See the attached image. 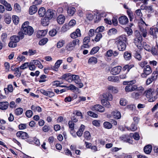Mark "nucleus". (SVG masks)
Segmentation results:
<instances>
[{"label":"nucleus","instance_id":"obj_1","mask_svg":"<svg viewBox=\"0 0 158 158\" xmlns=\"http://www.w3.org/2000/svg\"><path fill=\"white\" fill-rule=\"evenodd\" d=\"M155 89L152 88H149L143 92V94L149 98L148 100L150 102H153L157 98L155 96Z\"/></svg>","mask_w":158,"mask_h":158},{"label":"nucleus","instance_id":"obj_2","mask_svg":"<svg viewBox=\"0 0 158 158\" xmlns=\"http://www.w3.org/2000/svg\"><path fill=\"white\" fill-rule=\"evenodd\" d=\"M135 83H130L125 88V91L127 92H131L135 90H142V86L138 87L136 85H133Z\"/></svg>","mask_w":158,"mask_h":158},{"label":"nucleus","instance_id":"obj_3","mask_svg":"<svg viewBox=\"0 0 158 158\" xmlns=\"http://www.w3.org/2000/svg\"><path fill=\"white\" fill-rule=\"evenodd\" d=\"M135 37L134 40V42L136 46L138 48L141 47L140 45L142 40V37L141 34L138 31H136L135 32Z\"/></svg>","mask_w":158,"mask_h":158},{"label":"nucleus","instance_id":"obj_4","mask_svg":"<svg viewBox=\"0 0 158 158\" xmlns=\"http://www.w3.org/2000/svg\"><path fill=\"white\" fill-rule=\"evenodd\" d=\"M148 26L143 20L142 23L139 24V27L140 31L142 33L143 36L145 37L146 36L147 34V31L146 28V26Z\"/></svg>","mask_w":158,"mask_h":158},{"label":"nucleus","instance_id":"obj_5","mask_svg":"<svg viewBox=\"0 0 158 158\" xmlns=\"http://www.w3.org/2000/svg\"><path fill=\"white\" fill-rule=\"evenodd\" d=\"M79 40L78 39H75L72 41L69 42L66 45V48L67 50L69 51L73 50L75 45L78 44Z\"/></svg>","mask_w":158,"mask_h":158},{"label":"nucleus","instance_id":"obj_6","mask_svg":"<svg viewBox=\"0 0 158 158\" xmlns=\"http://www.w3.org/2000/svg\"><path fill=\"white\" fill-rule=\"evenodd\" d=\"M142 90H137L138 92H134L131 93V97L135 100L139 99L143 94V92L144 90V88L142 86Z\"/></svg>","mask_w":158,"mask_h":158},{"label":"nucleus","instance_id":"obj_7","mask_svg":"<svg viewBox=\"0 0 158 158\" xmlns=\"http://www.w3.org/2000/svg\"><path fill=\"white\" fill-rule=\"evenodd\" d=\"M143 72L141 74V76L143 78H146L147 76L150 74L152 72V70L150 66L147 65L143 69Z\"/></svg>","mask_w":158,"mask_h":158},{"label":"nucleus","instance_id":"obj_8","mask_svg":"<svg viewBox=\"0 0 158 158\" xmlns=\"http://www.w3.org/2000/svg\"><path fill=\"white\" fill-rule=\"evenodd\" d=\"M92 110L93 111H96L100 112H103L105 111V108L99 104H97L92 106Z\"/></svg>","mask_w":158,"mask_h":158},{"label":"nucleus","instance_id":"obj_9","mask_svg":"<svg viewBox=\"0 0 158 158\" xmlns=\"http://www.w3.org/2000/svg\"><path fill=\"white\" fill-rule=\"evenodd\" d=\"M122 69L120 66H118L112 68L111 71V73L113 75H116L119 73Z\"/></svg>","mask_w":158,"mask_h":158},{"label":"nucleus","instance_id":"obj_10","mask_svg":"<svg viewBox=\"0 0 158 158\" xmlns=\"http://www.w3.org/2000/svg\"><path fill=\"white\" fill-rule=\"evenodd\" d=\"M16 136L19 138L22 139H25L28 137V134L23 131H19L17 132Z\"/></svg>","mask_w":158,"mask_h":158},{"label":"nucleus","instance_id":"obj_11","mask_svg":"<svg viewBox=\"0 0 158 158\" xmlns=\"http://www.w3.org/2000/svg\"><path fill=\"white\" fill-rule=\"evenodd\" d=\"M40 92L44 95L52 98L55 95V93L52 91H47L44 89H41L40 90Z\"/></svg>","mask_w":158,"mask_h":158},{"label":"nucleus","instance_id":"obj_12","mask_svg":"<svg viewBox=\"0 0 158 158\" xmlns=\"http://www.w3.org/2000/svg\"><path fill=\"white\" fill-rule=\"evenodd\" d=\"M24 32L25 35H27L29 36L31 35L34 32V29L31 26L28 27L27 28L23 29L22 30Z\"/></svg>","mask_w":158,"mask_h":158},{"label":"nucleus","instance_id":"obj_13","mask_svg":"<svg viewBox=\"0 0 158 158\" xmlns=\"http://www.w3.org/2000/svg\"><path fill=\"white\" fill-rule=\"evenodd\" d=\"M62 77L63 79H64L69 82H72L73 80V75L70 73L64 74Z\"/></svg>","mask_w":158,"mask_h":158},{"label":"nucleus","instance_id":"obj_14","mask_svg":"<svg viewBox=\"0 0 158 158\" xmlns=\"http://www.w3.org/2000/svg\"><path fill=\"white\" fill-rule=\"evenodd\" d=\"M0 2L5 6L6 10L10 11L12 10V8L11 5L5 0H0Z\"/></svg>","mask_w":158,"mask_h":158},{"label":"nucleus","instance_id":"obj_15","mask_svg":"<svg viewBox=\"0 0 158 158\" xmlns=\"http://www.w3.org/2000/svg\"><path fill=\"white\" fill-rule=\"evenodd\" d=\"M119 23L122 25H125L128 22V19L126 16H122L118 19Z\"/></svg>","mask_w":158,"mask_h":158},{"label":"nucleus","instance_id":"obj_16","mask_svg":"<svg viewBox=\"0 0 158 158\" xmlns=\"http://www.w3.org/2000/svg\"><path fill=\"white\" fill-rule=\"evenodd\" d=\"M127 38L126 35H122L118 37L116 39V43H126Z\"/></svg>","mask_w":158,"mask_h":158},{"label":"nucleus","instance_id":"obj_17","mask_svg":"<svg viewBox=\"0 0 158 158\" xmlns=\"http://www.w3.org/2000/svg\"><path fill=\"white\" fill-rule=\"evenodd\" d=\"M69 127L70 129V133L74 136V135H75V131H74V124L72 121H69L68 123Z\"/></svg>","mask_w":158,"mask_h":158},{"label":"nucleus","instance_id":"obj_18","mask_svg":"<svg viewBox=\"0 0 158 158\" xmlns=\"http://www.w3.org/2000/svg\"><path fill=\"white\" fill-rule=\"evenodd\" d=\"M55 11L51 9L48 10L46 12V17L49 19H51L53 16Z\"/></svg>","mask_w":158,"mask_h":158},{"label":"nucleus","instance_id":"obj_19","mask_svg":"<svg viewBox=\"0 0 158 158\" xmlns=\"http://www.w3.org/2000/svg\"><path fill=\"white\" fill-rule=\"evenodd\" d=\"M9 106V103L7 102H0V109L2 110H6Z\"/></svg>","mask_w":158,"mask_h":158},{"label":"nucleus","instance_id":"obj_20","mask_svg":"<svg viewBox=\"0 0 158 158\" xmlns=\"http://www.w3.org/2000/svg\"><path fill=\"white\" fill-rule=\"evenodd\" d=\"M102 97L103 99L106 100L107 101H112L113 99L112 95L109 93H106L102 94Z\"/></svg>","mask_w":158,"mask_h":158},{"label":"nucleus","instance_id":"obj_21","mask_svg":"<svg viewBox=\"0 0 158 158\" xmlns=\"http://www.w3.org/2000/svg\"><path fill=\"white\" fill-rule=\"evenodd\" d=\"M37 10L38 9L36 6L32 5L29 8V14L31 15H32L36 12Z\"/></svg>","mask_w":158,"mask_h":158},{"label":"nucleus","instance_id":"obj_22","mask_svg":"<svg viewBox=\"0 0 158 158\" xmlns=\"http://www.w3.org/2000/svg\"><path fill=\"white\" fill-rule=\"evenodd\" d=\"M31 63L33 64L35 66L38 67L40 69H42L43 68V66L42 64L40 62L37 60H33L31 61Z\"/></svg>","mask_w":158,"mask_h":158},{"label":"nucleus","instance_id":"obj_23","mask_svg":"<svg viewBox=\"0 0 158 158\" xmlns=\"http://www.w3.org/2000/svg\"><path fill=\"white\" fill-rule=\"evenodd\" d=\"M118 49L120 51H123L125 50L126 45V43H116Z\"/></svg>","mask_w":158,"mask_h":158},{"label":"nucleus","instance_id":"obj_24","mask_svg":"<svg viewBox=\"0 0 158 158\" xmlns=\"http://www.w3.org/2000/svg\"><path fill=\"white\" fill-rule=\"evenodd\" d=\"M47 30H40L38 31L37 36L38 38H41L45 36L47 34Z\"/></svg>","mask_w":158,"mask_h":158},{"label":"nucleus","instance_id":"obj_25","mask_svg":"<svg viewBox=\"0 0 158 158\" xmlns=\"http://www.w3.org/2000/svg\"><path fill=\"white\" fill-rule=\"evenodd\" d=\"M62 62V60H57L54 66H53V70L56 71L58 70V68L60 66V65Z\"/></svg>","mask_w":158,"mask_h":158},{"label":"nucleus","instance_id":"obj_26","mask_svg":"<svg viewBox=\"0 0 158 158\" xmlns=\"http://www.w3.org/2000/svg\"><path fill=\"white\" fill-rule=\"evenodd\" d=\"M65 19L64 16L63 15H60L57 18V22L59 24H62L64 23Z\"/></svg>","mask_w":158,"mask_h":158},{"label":"nucleus","instance_id":"obj_27","mask_svg":"<svg viewBox=\"0 0 158 158\" xmlns=\"http://www.w3.org/2000/svg\"><path fill=\"white\" fill-rule=\"evenodd\" d=\"M108 80L109 81L114 82L118 81H119V77L117 76H111L108 77Z\"/></svg>","mask_w":158,"mask_h":158},{"label":"nucleus","instance_id":"obj_28","mask_svg":"<svg viewBox=\"0 0 158 158\" xmlns=\"http://www.w3.org/2000/svg\"><path fill=\"white\" fill-rule=\"evenodd\" d=\"M31 109L34 112L38 111L40 112L42 111L41 108L39 106L32 105L31 107Z\"/></svg>","mask_w":158,"mask_h":158},{"label":"nucleus","instance_id":"obj_29","mask_svg":"<svg viewBox=\"0 0 158 158\" xmlns=\"http://www.w3.org/2000/svg\"><path fill=\"white\" fill-rule=\"evenodd\" d=\"M158 29L155 28H151L150 29L149 33L151 35H152L153 36V38H156V32L157 31Z\"/></svg>","mask_w":158,"mask_h":158},{"label":"nucleus","instance_id":"obj_30","mask_svg":"<svg viewBox=\"0 0 158 158\" xmlns=\"http://www.w3.org/2000/svg\"><path fill=\"white\" fill-rule=\"evenodd\" d=\"M38 13L40 17L44 16L45 14L46 15V10L44 7H41L39 10Z\"/></svg>","mask_w":158,"mask_h":158},{"label":"nucleus","instance_id":"obj_31","mask_svg":"<svg viewBox=\"0 0 158 158\" xmlns=\"http://www.w3.org/2000/svg\"><path fill=\"white\" fill-rule=\"evenodd\" d=\"M112 115L114 118L116 119H119L120 118L121 115L120 112L118 111H113L112 113Z\"/></svg>","mask_w":158,"mask_h":158},{"label":"nucleus","instance_id":"obj_32","mask_svg":"<svg viewBox=\"0 0 158 158\" xmlns=\"http://www.w3.org/2000/svg\"><path fill=\"white\" fill-rule=\"evenodd\" d=\"M152 146L151 145H148L144 148V152L146 154H149L152 150Z\"/></svg>","mask_w":158,"mask_h":158},{"label":"nucleus","instance_id":"obj_33","mask_svg":"<svg viewBox=\"0 0 158 158\" xmlns=\"http://www.w3.org/2000/svg\"><path fill=\"white\" fill-rule=\"evenodd\" d=\"M134 66V65L133 64H126L124 66L122 69L123 71L127 70V73Z\"/></svg>","mask_w":158,"mask_h":158},{"label":"nucleus","instance_id":"obj_34","mask_svg":"<svg viewBox=\"0 0 158 158\" xmlns=\"http://www.w3.org/2000/svg\"><path fill=\"white\" fill-rule=\"evenodd\" d=\"M151 51L152 54L154 55H156L158 54V45L156 44V47H152L151 49Z\"/></svg>","mask_w":158,"mask_h":158},{"label":"nucleus","instance_id":"obj_35","mask_svg":"<svg viewBox=\"0 0 158 158\" xmlns=\"http://www.w3.org/2000/svg\"><path fill=\"white\" fill-rule=\"evenodd\" d=\"M123 56L126 60H129L131 58V53L128 52H126L124 53Z\"/></svg>","mask_w":158,"mask_h":158},{"label":"nucleus","instance_id":"obj_36","mask_svg":"<svg viewBox=\"0 0 158 158\" xmlns=\"http://www.w3.org/2000/svg\"><path fill=\"white\" fill-rule=\"evenodd\" d=\"M101 102L102 104L106 107L109 108L110 107V103L106 100L102 99L101 100Z\"/></svg>","mask_w":158,"mask_h":158},{"label":"nucleus","instance_id":"obj_37","mask_svg":"<svg viewBox=\"0 0 158 158\" xmlns=\"http://www.w3.org/2000/svg\"><path fill=\"white\" fill-rule=\"evenodd\" d=\"M65 43V42L64 40H60L57 43L56 47L58 48H60L64 46Z\"/></svg>","mask_w":158,"mask_h":158},{"label":"nucleus","instance_id":"obj_38","mask_svg":"<svg viewBox=\"0 0 158 158\" xmlns=\"http://www.w3.org/2000/svg\"><path fill=\"white\" fill-rule=\"evenodd\" d=\"M75 8L73 7L69 8L67 10V12L69 15L72 16L75 13Z\"/></svg>","mask_w":158,"mask_h":158},{"label":"nucleus","instance_id":"obj_39","mask_svg":"<svg viewBox=\"0 0 158 158\" xmlns=\"http://www.w3.org/2000/svg\"><path fill=\"white\" fill-rule=\"evenodd\" d=\"M10 39V40H12L16 43L18 42L20 40V38L19 36L15 35L11 36Z\"/></svg>","mask_w":158,"mask_h":158},{"label":"nucleus","instance_id":"obj_40","mask_svg":"<svg viewBox=\"0 0 158 158\" xmlns=\"http://www.w3.org/2000/svg\"><path fill=\"white\" fill-rule=\"evenodd\" d=\"M14 71H15L14 74L16 77H20L22 72L19 70V68H15Z\"/></svg>","mask_w":158,"mask_h":158},{"label":"nucleus","instance_id":"obj_41","mask_svg":"<svg viewBox=\"0 0 158 158\" xmlns=\"http://www.w3.org/2000/svg\"><path fill=\"white\" fill-rule=\"evenodd\" d=\"M135 57L139 60H140L142 59V57L140 55V51L135 52L134 53Z\"/></svg>","mask_w":158,"mask_h":158},{"label":"nucleus","instance_id":"obj_42","mask_svg":"<svg viewBox=\"0 0 158 158\" xmlns=\"http://www.w3.org/2000/svg\"><path fill=\"white\" fill-rule=\"evenodd\" d=\"M88 62L91 64H95L97 62V60L95 57H91L89 59Z\"/></svg>","mask_w":158,"mask_h":158},{"label":"nucleus","instance_id":"obj_43","mask_svg":"<svg viewBox=\"0 0 158 158\" xmlns=\"http://www.w3.org/2000/svg\"><path fill=\"white\" fill-rule=\"evenodd\" d=\"M108 89L111 92L114 93H116L118 92L117 88L114 87L112 86H109L108 88Z\"/></svg>","mask_w":158,"mask_h":158},{"label":"nucleus","instance_id":"obj_44","mask_svg":"<svg viewBox=\"0 0 158 158\" xmlns=\"http://www.w3.org/2000/svg\"><path fill=\"white\" fill-rule=\"evenodd\" d=\"M84 137L87 140L90 139L91 136L89 132L88 131H85L84 133Z\"/></svg>","mask_w":158,"mask_h":158},{"label":"nucleus","instance_id":"obj_45","mask_svg":"<svg viewBox=\"0 0 158 158\" xmlns=\"http://www.w3.org/2000/svg\"><path fill=\"white\" fill-rule=\"evenodd\" d=\"M126 108L130 110L133 111L135 110L136 107L134 104H130L127 105L126 107Z\"/></svg>","mask_w":158,"mask_h":158},{"label":"nucleus","instance_id":"obj_46","mask_svg":"<svg viewBox=\"0 0 158 158\" xmlns=\"http://www.w3.org/2000/svg\"><path fill=\"white\" fill-rule=\"evenodd\" d=\"M103 126L105 128L108 129L111 128L112 127V124L108 122H105L103 123Z\"/></svg>","mask_w":158,"mask_h":158},{"label":"nucleus","instance_id":"obj_47","mask_svg":"<svg viewBox=\"0 0 158 158\" xmlns=\"http://www.w3.org/2000/svg\"><path fill=\"white\" fill-rule=\"evenodd\" d=\"M73 80L75 82L76 84L79 83L81 82V80L79 79V77L78 76L76 75H73Z\"/></svg>","mask_w":158,"mask_h":158},{"label":"nucleus","instance_id":"obj_48","mask_svg":"<svg viewBox=\"0 0 158 158\" xmlns=\"http://www.w3.org/2000/svg\"><path fill=\"white\" fill-rule=\"evenodd\" d=\"M23 110L22 108H17L15 111V113L17 115L22 114L23 113Z\"/></svg>","mask_w":158,"mask_h":158},{"label":"nucleus","instance_id":"obj_49","mask_svg":"<svg viewBox=\"0 0 158 158\" xmlns=\"http://www.w3.org/2000/svg\"><path fill=\"white\" fill-rule=\"evenodd\" d=\"M49 19L47 18H44L42 21V24L44 26H46L49 24Z\"/></svg>","mask_w":158,"mask_h":158},{"label":"nucleus","instance_id":"obj_50","mask_svg":"<svg viewBox=\"0 0 158 158\" xmlns=\"http://www.w3.org/2000/svg\"><path fill=\"white\" fill-rule=\"evenodd\" d=\"M99 49V48L98 47H94L91 51L90 53V54H94L98 52Z\"/></svg>","mask_w":158,"mask_h":158},{"label":"nucleus","instance_id":"obj_51","mask_svg":"<svg viewBox=\"0 0 158 158\" xmlns=\"http://www.w3.org/2000/svg\"><path fill=\"white\" fill-rule=\"evenodd\" d=\"M136 124V123H133L131 126V127L130 128H129V129H128V127H127V129L128 130L130 129L132 131H135L137 129V126Z\"/></svg>","mask_w":158,"mask_h":158},{"label":"nucleus","instance_id":"obj_52","mask_svg":"<svg viewBox=\"0 0 158 158\" xmlns=\"http://www.w3.org/2000/svg\"><path fill=\"white\" fill-rule=\"evenodd\" d=\"M117 32V30L114 28L110 29L108 31V34L109 35H111L113 34H116Z\"/></svg>","mask_w":158,"mask_h":158},{"label":"nucleus","instance_id":"obj_53","mask_svg":"<svg viewBox=\"0 0 158 158\" xmlns=\"http://www.w3.org/2000/svg\"><path fill=\"white\" fill-rule=\"evenodd\" d=\"M47 78V76L45 75H42L40 76V79L39 80L40 83L44 82L46 81L45 79Z\"/></svg>","mask_w":158,"mask_h":158},{"label":"nucleus","instance_id":"obj_54","mask_svg":"<svg viewBox=\"0 0 158 158\" xmlns=\"http://www.w3.org/2000/svg\"><path fill=\"white\" fill-rule=\"evenodd\" d=\"M104 30V27L103 26H99L95 30V33H100L99 32H102Z\"/></svg>","mask_w":158,"mask_h":158},{"label":"nucleus","instance_id":"obj_55","mask_svg":"<svg viewBox=\"0 0 158 158\" xmlns=\"http://www.w3.org/2000/svg\"><path fill=\"white\" fill-rule=\"evenodd\" d=\"M15 9V11L18 12H19L21 10V8L20 5L18 3H16L14 5Z\"/></svg>","mask_w":158,"mask_h":158},{"label":"nucleus","instance_id":"obj_56","mask_svg":"<svg viewBox=\"0 0 158 158\" xmlns=\"http://www.w3.org/2000/svg\"><path fill=\"white\" fill-rule=\"evenodd\" d=\"M5 93L6 90H8L10 92H12L13 91V87L12 85H9L7 88H5L4 89Z\"/></svg>","mask_w":158,"mask_h":158},{"label":"nucleus","instance_id":"obj_57","mask_svg":"<svg viewBox=\"0 0 158 158\" xmlns=\"http://www.w3.org/2000/svg\"><path fill=\"white\" fill-rule=\"evenodd\" d=\"M48 40L47 38H44L41 40L39 42V44L40 45H43L46 44L48 42Z\"/></svg>","mask_w":158,"mask_h":158},{"label":"nucleus","instance_id":"obj_58","mask_svg":"<svg viewBox=\"0 0 158 158\" xmlns=\"http://www.w3.org/2000/svg\"><path fill=\"white\" fill-rule=\"evenodd\" d=\"M57 31L55 29H53L50 31L49 32V35L52 36H54L57 33Z\"/></svg>","mask_w":158,"mask_h":158},{"label":"nucleus","instance_id":"obj_59","mask_svg":"<svg viewBox=\"0 0 158 158\" xmlns=\"http://www.w3.org/2000/svg\"><path fill=\"white\" fill-rule=\"evenodd\" d=\"M12 19L14 23L15 24H18L19 22V18L18 17L16 16H13L12 17Z\"/></svg>","mask_w":158,"mask_h":158},{"label":"nucleus","instance_id":"obj_60","mask_svg":"<svg viewBox=\"0 0 158 158\" xmlns=\"http://www.w3.org/2000/svg\"><path fill=\"white\" fill-rule=\"evenodd\" d=\"M8 45L10 48H15L17 46V44L16 42L10 40L9 43Z\"/></svg>","mask_w":158,"mask_h":158},{"label":"nucleus","instance_id":"obj_61","mask_svg":"<svg viewBox=\"0 0 158 158\" xmlns=\"http://www.w3.org/2000/svg\"><path fill=\"white\" fill-rule=\"evenodd\" d=\"M26 115L28 118H31L33 112L32 110H28L26 111Z\"/></svg>","mask_w":158,"mask_h":158},{"label":"nucleus","instance_id":"obj_62","mask_svg":"<svg viewBox=\"0 0 158 158\" xmlns=\"http://www.w3.org/2000/svg\"><path fill=\"white\" fill-rule=\"evenodd\" d=\"M102 37V34L101 33H97L94 40L95 41L98 42L100 40Z\"/></svg>","mask_w":158,"mask_h":158},{"label":"nucleus","instance_id":"obj_63","mask_svg":"<svg viewBox=\"0 0 158 158\" xmlns=\"http://www.w3.org/2000/svg\"><path fill=\"white\" fill-rule=\"evenodd\" d=\"M29 64L28 63H25L20 66V68L21 69H24L29 67Z\"/></svg>","mask_w":158,"mask_h":158},{"label":"nucleus","instance_id":"obj_64","mask_svg":"<svg viewBox=\"0 0 158 158\" xmlns=\"http://www.w3.org/2000/svg\"><path fill=\"white\" fill-rule=\"evenodd\" d=\"M87 114L88 115L94 118H97L98 117V115L97 114L90 111H88Z\"/></svg>","mask_w":158,"mask_h":158}]
</instances>
